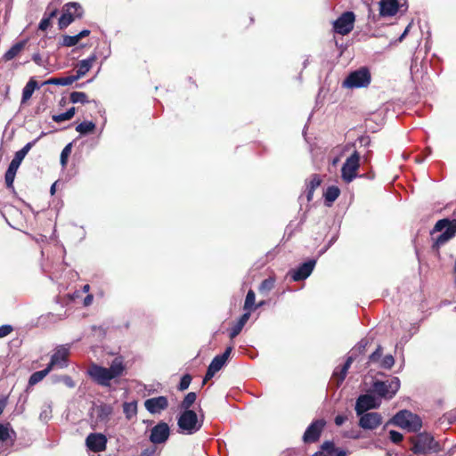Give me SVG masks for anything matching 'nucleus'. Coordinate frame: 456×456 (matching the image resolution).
<instances>
[{"label": "nucleus", "instance_id": "54", "mask_svg": "<svg viewBox=\"0 0 456 456\" xmlns=\"http://www.w3.org/2000/svg\"><path fill=\"white\" fill-rule=\"evenodd\" d=\"M367 345H368V341L366 339H362L358 343L357 347L360 352H363Z\"/></svg>", "mask_w": 456, "mask_h": 456}, {"label": "nucleus", "instance_id": "34", "mask_svg": "<svg viewBox=\"0 0 456 456\" xmlns=\"http://www.w3.org/2000/svg\"><path fill=\"white\" fill-rule=\"evenodd\" d=\"M95 124L92 121H84L78 124L76 127V131L81 134H86L94 130Z\"/></svg>", "mask_w": 456, "mask_h": 456}, {"label": "nucleus", "instance_id": "31", "mask_svg": "<svg viewBox=\"0 0 456 456\" xmlns=\"http://www.w3.org/2000/svg\"><path fill=\"white\" fill-rule=\"evenodd\" d=\"M75 112L76 109L72 107L64 113L53 115L52 118L54 122L61 123L63 121L70 120L74 117Z\"/></svg>", "mask_w": 456, "mask_h": 456}, {"label": "nucleus", "instance_id": "48", "mask_svg": "<svg viewBox=\"0 0 456 456\" xmlns=\"http://www.w3.org/2000/svg\"><path fill=\"white\" fill-rule=\"evenodd\" d=\"M389 438L393 443L398 444L403 440V435L395 430H391L389 432Z\"/></svg>", "mask_w": 456, "mask_h": 456}, {"label": "nucleus", "instance_id": "51", "mask_svg": "<svg viewBox=\"0 0 456 456\" xmlns=\"http://www.w3.org/2000/svg\"><path fill=\"white\" fill-rule=\"evenodd\" d=\"M12 331V327L11 325H2L0 326V338H4L8 336Z\"/></svg>", "mask_w": 456, "mask_h": 456}, {"label": "nucleus", "instance_id": "37", "mask_svg": "<svg viewBox=\"0 0 456 456\" xmlns=\"http://www.w3.org/2000/svg\"><path fill=\"white\" fill-rule=\"evenodd\" d=\"M395 364V358L392 354H387L379 362V367L390 370Z\"/></svg>", "mask_w": 456, "mask_h": 456}, {"label": "nucleus", "instance_id": "22", "mask_svg": "<svg viewBox=\"0 0 456 456\" xmlns=\"http://www.w3.org/2000/svg\"><path fill=\"white\" fill-rule=\"evenodd\" d=\"M399 4L397 0H381L379 2V14L383 17H391L398 12Z\"/></svg>", "mask_w": 456, "mask_h": 456}, {"label": "nucleus", "instance_id": "4", "mask_svg": "<svg viewBox=\"0 0 456 456\" xmlns=\"http://www.w3.org/2000/svg\"><path fill=\"white\" fill-rule=\"evenodd\" d=\"M393 423L409 431H418L422 426L420 418L409 411H401L393 418Z\"/></svg>", "mask_w": 456, "mask_h": 456}, {"label": "nucleus", "instance_id": "41", "mask_svg": "<svg viewBox=\"0 0 456 456\" xmlns=\"http://www.w3.org/2000/svg\"><path fill=\"white\" fill-rule=\"evenodd\" d=\"M11 433L14 434V431L9 428V425L0 424V441L4 442L11 438Z\"/></svg>", "mask_w": 456, "mask_h": 456}, {"label": "nucleus", "instance_id": "10", "mask_svg": "<svg viewBox=\"0 0 456 456\" xmlns=\"http://www.w3.org/2000/svg\"><path fill=\"white\" fill-rule=\"evenodd\" d=\"M355 15L353 12L342 13L334 22L333 29L336 33L345 36L349 34L354 28Z\"/></svg>", "mask_w": 456, "mask_h": 456}, {"label": "nucleus", "instance_id": "16", "mask_svg": "<svg viewBox=\"0 0 456 456\" xmlns=\"http://www.w3.org/2000/svg\"><path fill=\"white\" fill-rule=\"evenodd\" d=\"M170 435V428L166 422H159L152 428L150 440L151 443L158 444L165 443Z\"/></svg>", "mask_w": 456, "mask_h": 456}, {"label": "nucleus", "instance_id": "64", "mask_svg": "<svg viewBox=\"0 0 456 456\" xmlns=\"http://www.w3.org/2000/svg\"><path fill=\"white\" fill-rule=\"evenodd\" d=\"M55 186H56V183H54L51 186V189H50L51 194H54V192H55Z\"/></svg>", "mask_w": 456, "mask_h": 456}, {"label": "nucleus", "instance_id": "55", "mask_svg": "<svg viewBox=\"0 0 456 456\" xmlns=\"http://www.w3.org/2000/svg\"><path fill=\"white\" fill-rule=\"evenodd\" d=\"M90 33H91V32H90V30H89V29H83V30H81V31H80L78 34H77V37H78V39L80 40V39H82V38H84V37H88V36L90 35Z\"/></svg>", "mask_w": 456, "mask_h": 456}, {"label": "nucleus", "instance_id": "50", "mask_svg": "<svg viewBox=\"0 0 456 456\" xmlns=\"http://www.w3.org/2000/svg\"><path fill=\"white\" fill-rule=\"evenodd\" d=\"M60 380L62 381L69 388H73L76 386V383L74 382L72 378L68 375L61 376L60 378Z\"/></svg>", "mask_w": 456, "mask_h": 456}, {"label": "nucleus", "instance_id": "46", "mask_svg": "<svg viewBox=\"0 0 456 456\" xmlns=\"http://www.w3.org/2000/svg\"><path fill=\"white\" fill-rule=\"evenodd\" d=\"M382 353H383V348L381 346H379L377 347V349L370 355V357H369L370 362L379 363V362L382 358Z\"/></svg>", "mask_w": 456, "mask_h": 456}, {"label": "nucleus", "instance_id": "40", "mask_svg": "<svg viewBox=\"0 0 456 456\" xmlns=\"http://www.w3.org/2000/svg\"><path fill=\"white\" fill-rule=\"evenodd\" d=\"M71 150H72V143L70 142V143H68L61 151L60 161H61V165L63 167H65L67 166L68 159L71 153Z\"/></svg>", "mask_w": 456, "mask_h": 456}, {"label": "nucleus", "instance_id": "25", "mask_svg": "<svg viewBox=\"0 0 456 456\" xmlns=\"http://www.w3.org/2000/svg\"><path fill=\"white\" fill-rule=\"evenodd\" d=\"M26 41L14 44L4 54V60L8 61L14 59L25 47Z\"/></svg>", "mask_w": 456, "mask_h": 456}, {"label": "nucleus", "instance_id": "58", "mask_svg": "<svg viewBox=\"0 0 456 456\" xmlns=\"http://www.w3.org/2000/svg\"><path fill=\"white\" fill-rule=\"evenodd\" d=\"M11 164L19 168L20 165L21 164V161L18 159V158L13 157L12 160L11 161Z\"/></svg>", "mask_w": 456, "mask_h": 456}, {"label": "nucleus", "instance_id": "20", "mask_svg": "<svg viewBox=\"0 0 456 456\" xmlns=\"http://www.w3.org/2000/svg\"><path fill=\"white\" fill-rule=\"evenodd\" d=\"M316 261L314 259L308 260L307 262L300 265L297 269L290 272L291 279L294 281H299L305 280L312 273Z\"/></svg>", "mask_w": 456, "mask_h": 456}, {"label": "nucleus", "instance_id": "24", "mask_svg": "<svg viewBox=\"0 0 456 456\" xmlns=\"http://www.w3.org/2000/svg\"><path fill=\"white\" fill-rule=\"evenodd\" d=\"M249 317H250V313L249 312L244 313L240 316V318L238 320V322L232 327V329L230 330V338L232 339L236 338L240 333V331L242 330L243 327L245 326V324L248 321Z\"/></svg>", "mask_w": 456, "mask_h": 456}, {"label": "nucleus", "instance_id": "3", "mask_svg": "<svg viewBox=\"0 0 456 456\" xmlns=\"http://www.w3.org/2000/svg\"><path fill=\"white\" fill-rule=\"evenodd\" d=\"M177 425L182 433L192 435L203 425V417L199 418L194 411H183L178 418Z\"/></svg>", "mask_w": 456, "mask_h": 456}, {"label": "nucleus", "instance_id": "23", "mask_svg": "<svg viewBox=\"0 0 456 456\" xmlns=\"http://www.w3.org/2000/svg\"><path fill=\"white\" fill-rule=\"evenodd\" d=\"M96 59V55L92 54L87 59L80 61L77 63V75L74 77H77V80L84 77L91 69Z\"/></svg>", "mask_w": 456, "mask_h": 456}, {"label": "nucleus", "instance_id": "42", "mask_svg": "<svg viewBox=\"0 0 456 456\" xmlns=\"http://www.w3.org/2000/svg\"><path fill=\"white\" fill-rule=\"evenodd\" d=\"M35 141L25 144L22 149H20L15 153L14 157L18 158V159H20L22 162V160L24 159L28 152L30 151Z\"/></svg>", "mask_w": 456, "mask_h": 456}, {"label": "nucleus", "instance_id": "27", "mask_svg": "<svg viewBox=\"0 0 456 456\" xmlns=\"http://www.w3.org/2000/svg\"><path fill=\"white\" fill-rule=\"evenodd\" d=\"M38 88L37 82L31 78L24 86L22 90V98L21 102H25L29 100L34 93V91Z\"/></svg>", "mask_w": 456, "mask_h": 456}, {"label": "nucleus", "instance_id": "36", "mask_svg": "<svg viewBox=\"0 0 456 456\" xmlns=\"http://www.w3.org/2000/svg\"><path fill=\"white\" fill-rule=\"evenodd\" d=\"M255 293L253 290H248L246 296L245 303H244V310L249 312L254 309L255 305Z\"/></svg>", "mask_w": 456, "mask_h": 456}, {"label": "nucleus", "instance_id": "11", "mask_svg": "<svg viewBox=\"0 0 456 456\" xmlns=\"http://www.w3.org/2000/svg\"><path fill=\"white\" fill-rule=\"evenodd\" d=\"M232 351V346H228L222 354H218L214 357L212 362H210L207 373L205 375L203 384L206 383L208 379H211L215 374L219 371L227 362L230 354Z\"/></svg>", "mask_w": 456, "mask_h": 456}, {"label": "nucleus", "instance_id": "9", "mask_svg": "<svg viewBox=\"0 0 456 456\" xmlns=\"http://www.w3.org/2000/svg\"><path fill=\"white\" fill-rule=\"evenodd\" d=\"M360 167V155L354 151L348 157L341 168V176L346 183H351L356 177Z\"/></svg>", "mask_w": 456, "mask_h": 456}, {"label": "nucleus", "instance_id": "44", "mask_svg": "<svg viewBox=\"0 0 456 456\" xmlns=\"http://www.w3.org/2000/svg\"><path fill=\"white\" fill-rule=\"evenodd\" d=\"M321 178L318 175H312L310 181L306 183V188L315 191L321 184Z\"/></svg>", "mask_w": 456, "mask_h": 456}, {"label": "nucleus", "instance_id": "56", "mask_svg": "<svg viewBox=\"0 0 456 456\" xmlns=\"http://www.w3.org/2000/svg\"><path fill=\"white\" fill-rule=\"evenodd\" d=\"M346 420V417L344 416H341V415H338L336 418H335V424L337 426H341Z\"/></svg>", "mask_w": 456, "mask_h": 456}, {"label": "nucleus", "instance_id": "47", "mask_svg": "<svg viewBox=\"0 0 456 456\" xmlns=\"http://www.w3.org/2000/svg\"><path fill=\"white\" fill-rule=\"evenodd\" d=\"M15 175H16V173H12L11 171L6 170L5 175H4V180H5L7 188L13 190V182H14Z\"/></svg>", "mask_w": 456, "mask_h": 456}, {"label": "nucleus", "instance_id": "45", "mask_svg": "<svg viewBox=\"0 0 456 456\" xmlns=\"http://www.w3.org/2000/svg\"><path fill=\"white\" fill-rule=\"evenodd\" d=\"M191 382V375H189V374L183 375L182 377L181 380H180V383H179V386H178V389L180 391L186 390L189 387Z\"/></svg>", "mask_w": 456, "mask_h": 456}, {"label": "nucleus", "instance_id": "39", "mask_svg": "<svg viewBox=\"0 0 456 456\" xmlns=\"http://www.w3.org/2000/svg\"><path fill=\"white\" fill-rule=\"evenodd\" d=\"M273 286H274L273 279H271V278L265 279L261 282V284L259 286V291H260V293L266 295L269 291H271L273 289Z\"/></svg>", "mask_w": 456, "mask_h": 456}, {"label": "nucleus", "instance_id": "59", "mask_svg": "<svg viewBox=\"0 0 456 456\" xmlns=\"http://www.w3.org/2000/svg\"><path fill=\"white\" fill-rule=\"evenodd\" d=\"M410 27H411V24H409V25L406 27V28L404 29L403 33L400 36V37H399V41H402V40L405 37V36H406V35L408 34V32H409Z\"/></svg>", "mask_w": 456, "mask_h": 456}, {"label": "nucleus", "instance_id": "7", "mask_svg": "<svg viewBox=\"0 0 456 456\" xmlns=\"http://www.w3.org/2000/svg\"><path fill=\"white\" fill-rule=\"evenodd\" d=\"M83 16V8L78 3L71 2L63 6L62 14L59 19V27L61 29L67 28L76 19Z\"/></svg>", "mask_w": 456, "mask_h": 456}, {"label": "nucleus", "instance_id": "17", "mask_svg": "<svg viewBox=\"0 0 456 456\" xmlns=\"http://www.w3.org/2000/svg\"><path fill=\"white\" fill-rule=\"evenodd\" d=\"M359 426L362 429L372 430L377 428L382 422L381 415L378 412H364L361 415Z\"/></svg>", "mask_w": 456, "mask_h": 456}, {"label": "nucleus", "instance_id": "61", "mask_svg": "<svg viewBox=\"0 0 456 456\" xmlns=\"http://www.w3.org/2000/svg\"><path fill=\"white\" fill-rule=\"evenodd\" d=\"M57 13V10H53L49 14H46V17L49 18L50 20H52V18H53Z\"/></svg>", "mask_w": 456, "mask_h": 456}, {"label": "nucleus", "instance_id": "15", "mask_svg": "<svg viewBox=\"0 0 456 456\" xmlns=\"http://www.w3.org/2000/svg\"><path fill=\"white\" fill-rule=\"evenodd\" d=\"M86 444L92 452H103L107 446V437L102 433H91L86 439Z\"/></svg>", "mask_w": 456, "mask_h": 456}, {"label": "nucleus", "instance_id": "14", "mask_svg": "<svg viewBox=\"0 0 456 456\" xmlns=\"http://www.w3.org/2000/svg\"><path fill=\"white\" fill-rule=\"evenodd\" d=\"M436 443L434 438L428 435H419L413 442L412 451L416 454H426L435 449Z\"/></svg>", "mask_w": 456, "mask_h": 456}, {"label": "nucleus", "instance_id": "60", "mask_svg": "<svg viewBox=\"0 0 456 456\" xmlns=\"http://www.w3.org/2000/svg\"><path fill=\"white\" fill-rule=\"evenodd\" d=\"M17 170H18V167H16L15 166L12 165L11 163L9 164L7 171H11L12 173H16Z\"/></svg>", "mask_w": 456, "mask_h": 456}, {"label": "nucleus", "instance_id": "29", "mask_svg": "<svg viewBox=\"0 0 456 456\" xmlns=\"http://www.w3.org/2000/svg\"><path fill=\"white\" fill-rule=\"evenodd\" d=\"M340 190L337 186H329L324 192L327 206H330L339 196Z\"/></svg>", "mask_w": 456, "mask_h": 456}, {"label": "nucleus", "instance_id": "38", "mask_svg": "<svg viewBox=\"0 0 456 456\" xmlns=\"http://www.w3.org/2000/svg\"><path fill=\"white\" fill-rule=\"evenodd\" d=\"M78 42H79V39H78L77 35H75V36L65 35L62 37V39H61V42L60 43V45L61 46L71 47V46L76 45Z\"/></svg>", "mask_w": 456, "mask_h": 456}, {"label": "nucleus", "instance_id": "32", "mask_svg": "<svg viewBox=\"0 0 456 456\" xmlns=\"http://www.w3.org/2000/svg\"><path fill=\"white\" fill-rule=\"evenodd\" d=\"M51 370L46 367L45 369L34 372L29 379L28 384L30 386H34L40 382Z\"/></svg>", "mask_w": 456, "mask_h": 456}, {"label": "nucleus", "instance_id": "26", "mask_svg": "<svg viewBox=\"0 0 456 456\" xmlns=\"http://www.w3.org/2000/svg\"><path fill=\"white\" fill-rule=\"evenodd\" d=\"M77 81V77L74 76L51 77L46 80L44 84L45 85H55V86H69Z\"/></svg>", "mask_w": 456, "mask_h": 456}, {"label": "nucleus", "instance_id": "43", "mask_svg": "<svg viewBox=\"0 0 456 456\" xmlns=\"http://www.w3.org/2000/svg\"><path fill=\"white\" fill-rule=\"evenodd\" d=\"M52 417V406L50 403H46L43 406L40 412L39 418L41 420L47 421Z\"/></svg>", "mask_w": 456, "mask_h": 456}, {"label": "nucleus", "instance_id": "52", "mask_svg": "<svg viewBox=\"0 0 456 456\" xmlns=\"http://www.w3.org/2000/svg\"><path fill=\"white\" fill-rule=\"evenodd\" d=\"M32 60L39 66L43 65V59L39 53H36L32 55Z\"/></svg>", "mask_w": 456, "mask_h": 456}, {"label": "nucleus", "instance_id": "19", "mask_svg": "<svg viewBox=\"0 0 456 456\" xmlns=\"http://www.w3.org/2000/svg\"><path fill=\"white\" fill-rule=\"evenodd\" d=\"M168 406V401L166 396L160 395L145 400L144 407L151 414L160 413Z\"/></svg>", "mask_w": 456, "mask_h": 456}, {"label": "nucleus", "instance_id": "63", "mask_svg": "<svg viewBox=\"0 0 456 456\" xmlns=\"http://www.w3.org/2000/svg\"><path fill=\"white\" fill-rule=\"evenodd\" d=\"M90 290V286L88 284H86L82 288V291L85 293H87Z\"/></svg>", "mask_w": 456, "mask_h": 456}, {"label": "nucleus", "instance_id": "18", "mask_svg": "<svg viewBox=\"0 0 456 456\" xmlns=\"http://www.w3.org/2000/svg\"><path fill=\"white\" fill-rule=\"evenodd\" d=\"M113 413V407L110 404L101 403L93 408L92 415H95V425L107 424Z\"/></svg>", "mask_w": 456, "mask_h": 456}, {"label": "nucleus", "instance_id": "2", "mask_svg": "<svg viewBox=\"0 0 456 456\" xmlns=\"http://www.w3.org/2000/svg\"><path fill=\"white\" fill-rule=\"evenodd\" d=\"M436 232H441V234L433 238L432 248L438 253L439 248L456 235V219L444 218L438 220L430 234L434 236Z\"/></svg>", "mask_w": 456, "mask_h": 456}, {"label": "nucleus", "instance_id": "28", "mask_svg": "<svg viewBox=\"0 0 456 456\" xmlns=\"http://www.w3.org/2000/svg\"><path fill=\"white\" fill-rule=\"evenodd\" d=\"M353 361L354 359L352 356L347 357L339 372L338 370L334 371L333 375L338 378V386H339L345 380L348 369L350 368Z\"/></svg>", "mask_w": 456, "mask_h": 456}, {"label": "nucleus", "instance_id": "53", "mask_svg": "<svg viewBox=\"0 0 456 456\" xmlns=\"http://www.w3.org/2000/svg\"><path fill=\"white\" fill-rule=\"evenodd\" d=\"M93 300H94V296L92 294H88L84 298L83 304H84L85 306H89L93 303Z\"/></svg>", "mask_w": 456, "mask_h": 456}, {"label": "nucleus", "instance_id": "8", "mask_svg": "<svg viewBox=\"0 0 456 456\" xmlns=\"http://www.w3.org/2000/svg\"><path fill=\"white\" fill-rule=\"evenodd\" d=\"M69 345L58 346L51 356L47 368L52 370L54 368L63 369L69 365Z\"/></svg>", "mask_w": 456, "mask_h": 456}, {"label": "nucleus", "instance_id": "12", "mask_svg": "<svg viewBox=\"0 0 456 456\" xmlns=\"http://www.w3.org/2000/svg\"><path fill=\"white\" fill-rule=\"evenodd\" d=\"M380 405V400L370 394L361 395L355 403L357 415L368 412L369 410L377 409Z\"/></svg>", "mask_w": 456, "mask_h": 456}, {"label": "nucleus", "instance_id": "21", "mask_svg": "<svg viewBox=\"0 0 456 456\" xmlns=\"http://www.w3.org/2000/svg\"><path fill=\"white\" fill-rule=\"evenodd\" d=\"M312 456H346V452L336 448L333 442L326 441L322 444L320 450Z\"/></svg>", "mask_w": 456, "mask_h": 456}, {"label": "nucleus", "instance_id": "49", "mask_svg": "<svg viewBox=\"0 0 456 456\" xmlns=\"http://www.w3.org/2000/svg\"><path fill=\"white\" fill-rule=\"evenodd\" d=\"M50 25H51V20L46 17V13H45L39 22L38 28L40 30L45 31L50 27Z\"/></svg>", "mask_w": 456, "mask_h": 456}, {"label": "nucleus", "instance_id": "62", "mask_svg": "<svg viewBox=\"0 0 456 456\" xmlns=\"http://www.w3.org/2000/svg\"><path fill=\"white\" fill-rule=\"evenodd\" d=\"M4 406H5V402L4 400H0V415L4 411Z\"/></svg>", "mask_w": 456, "mask_h": 456}, {"label": "nucleus", "instance_id": "13", "mask_svg": "<svg viewBox=\"0 0 456 456\" xmlns=\"http://www.w3.org/2000/svg\"><path fill=\"white\" fill-rule=\"evenodd\" d=\"M323 419H316L313 421L306 428L303 435V442L305 444H313L319 440L321 434L325 426Z\"/></svg>", "mask_w": 456, "mask_h": 456}, {"label": "nucleus", "instance_id": "5", "mask_svg": "<svg viewBox=\"0 0 456 456\" xmlns=\"http://www.w3.org/2000/svg\"><path fill=\"white\" fill-rule=\"evenodd\" d=\"M370 73L367 68H361L351 72L343 81V86L346 88L366 87L370 83Z\"/></svg>", "mask_w": 456, "mask_h": 456}, {"label": "nucleus", "instance_id": "33", "mask_svg": "<svg viewBox=\"0 0 456 456\" xmlns=\"http://www.w3.org/2000/svg\"><path fill=\"white\" fill-rule=\"evenodd\" d=\"M197 395L194 392L188 393L181 403V409L183 411H191V406L195 403Z\"/></svg>", "mask_w": 456, "mask_h": 456}, {"label": "nucleus", "instance_id": "30", "mask_svg": "<svg viewBox=\"0 0 456 456\" xmlns=\"http://www.w3.org/2000/svg\"><path fill=\"white\" fill-rule=\"evenodd\" d=\"M123 412L127 419L135 417L137 414V403L135 401L124 403Z\"/></svg>", "mask_w": 456, "mask_h": 456}, {"label": "nucleus", "instance_id": "57", "mask_svg": "<svg viewBox=\"0 0 456 456\" xmlns=\"http://www.w3.org/2000/svg\"><path fill=\"white\" fill-rule=\"evenodd\" d=\"M314 191L306 188V200L310 202L313 200Z\"/></svg>", "mask_w": 456, "mask_h": 456}, {"label": "nucleus", "instance_id": "1", "mask_svg": "<svg viewBox=\"0 0 456 456\" xmlns=\"http://www.w3.org/2000/svg\"><path fill=\"white\" fill-rule=\"evenodd\" d=\"M124 370L123 362L118 358H115L110 368L94 363L89 367L87 373L97 384L102 387H109L113 379L118 378L123 374Z\"/></svg>", "mask_w": 456, "mask_h": 456}, {"label": "nucleus", "instance_id": "35", "mask_svg": "<svg viewBox=\"0 0 456 456\" xmlns=\"http://www.w3.org/2000/svg\"><path fill=\"white\" fill-rule=\"evenodd\" d=\"M69 100L72 103H86L89 102L87 95L84 92H72L69 96Z\"/></svg>", "mask_w": 456, "mask_h": 456}, {"label": "nucleus", "instance_id": "6", "mask_svg": "<svg viewBox=\"0 0 456 456\" xmlns=\"http://www.w3.org/2000/svg\"><path fill=\"white\" fill-rule=\"evenodd\" d=\"M400 388V379L396 377L386 381H375L372 390L375 394L385 399H391Z\"/></svg>", "mask_w": 456, "mask_h": 456}]
</instances>
